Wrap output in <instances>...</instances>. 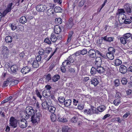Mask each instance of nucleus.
Here are the masks:
<instances>
[{
  "label": "nucleus",
  "mask_w": 132,
  "mask_h": 132,
  "mask_svg": "<svg viewBox=\"0 0 132 132\" xmlns=\"http://www.w3.org/2000/svg\"><path fill=\"white\" fill-rule=\"evenodd\" d=\"M25 112L26 114H25V118L27 119H29L30 116H32L35 114V111L33 108L29 106H28L26 107Z\"/></svg>",
  "instance_id": "f257e3e1"
},
{
  "label": "nucleus",
  "mask_w": 132,
  "mask_h": 132,
  "mask_svg": "<svg viewBox=\"0 0 132 132\" xmlns=\"http://www.w3.org/2000/svg\"><path fill=\"white\" fill-rule=\"evenodd\" d=\"M41 114L40 112L37 113L31 116V121L33 123H38L39 121L40 118L41 117Z\"/></svg>",
  "instance_id": "f03ea898"
},
{
  "label": "nucleus",
  "mask_w": 132,
  "mask_h": 132,
  "mask_svg": "<svg viewBox=\"0 0 132 132\" xmlns=\"http://www.w3.org/2000/svg\"><path fill=\"white\" fill-rule=\"evenodd\" d=\"M84 113L86 114L91 115L93 114H98L99 112L98 111H96V108L94 106L92 107L90 109H85L84 110Z\"/></svg>",
  "instance_id": "7ed1b4c3"
},
{
  "label": "nucleus",
  "mask_w": 132,
  "mask_h": 132,
  "mask_svg": "<svg viewBox=\"0 0 132 132\" xmlns=\"http://www.w3.org/2000/svg\"><path fill=\"white\" fill-rule=\"evenodd\" d=\"M19 120H18L15 119L13 117H11L10 120V126H11L13 128H15L18 126L17 123H19Z\"/></svg>",
  "instance_id": "20e7f679"
},
{
  "label": "nucleus",
  "mask_w": 132,
  "mask_h": 132,
  "mask_svg": "<svg viewBox=\"0 0 132 132\" xmlns=\"http://www.w3.org/2000/svg\"><path fill=\"white\" fill-rule=\"evenodd\" d=\"M26 119H22L19 120V125L22 128H24L26 127L27 126V122Z\"/></svg>",
  "instance_id": "39448f33"
},
{
  "label": "nucleus",
  "mask_w": 132,
  "mask_h": 132,
  "mask_svg": "<svg viewBox=\"0 0 132 132\" xmlns=\"http://www.w3.org/2000/svg\"><path fill=\"white\" fill-rule=\"evenodd\" d=\"M49 7L46 5H37L36 8V10L39 12H43L46 10Z\"/></svg>",
  "instance_id": "423d86ee"
},
{
  "label": "nucleus",
  "mask_w": 132,
  "mask_h": 132,
  "mask_svg": "<svg viewBox=\"0 0 132 132\" xmlns=\"http://www.w3.org/2000/svg\"><path fill=\"white\" fill-rule=\"evenodd\" d=\"M88 55L90 58H95L96 56L95 50L93 49H90L88 52Z\"/></svg>",
  "instance_id": "0eeeda50"
},
{
  "label": "nucleus",
  "mask_w": 132,
  "mask_h": 132,
  "mask_svg": "<svg viewBox=\"0 0 132 132\" xmlns=\"http://www.w3.org/2000/svg\"><path fill=\"white\" fill-rule=\"evenodd\" d=\"M74 61V59L71 56H70L68 57L67 60H65L63 62V64L65 65H66L65 64L66 63V64L67 65H70L71 63L73 62Z\"/></svg>",
  "instance_id": "6e6552de"
},
{
  "label": "nucleus",
  "mask_w": 132,
  "mask_h": 132,
  "mask_svg": "<svg viewBox=\"0 0 132 132\" xmlns=\"http://www.w3.org/2000/svg\"><path fill=\"white\" fill-rule=\"evenodd\" d=\"M48 6L50 8L47 10V13L48 16H50L53 14L54 12L53 11V9L55 5L54 4H53L52 5V4H49Z\"/></svg>",
  "instance_id": "1a4fd4ad"
},
{
  "label": "nucleus",
  "mask_w": 132,
  "mask_h": 132,
  "mask_svg": "<svg viewBox=\"0 0 132 132\" xmlns=\"http://www.w3.org/2000/svg\"><path fill=\"white\" fill-rule=\"evenodd\" d=\"M127 68L124 65H121L120 66L119 71L121 73L125 74L127 72Z\"/></svg>",
  "instance_id": "9d476101"
},
{
  "label": "nucleus",
  "mask_w": 132,
  "mask_h": 132,
  "mask_svg": "<svg viewBox=\"0 0 132 132\" xmlns=\"http://www.w3.org/2000/svg\"><path fill=\"white\" fill-rule=\"evenodd\" d=\"M119 93H116V97H118L117 99H115L113 101L114 104L116 105H118L121 102L120 99V95H119Z\"/></svg>",
  "instance_id": "9b49d317"
},
{
  "label": "nucleus",
  "mask_w": 132,
  "mask_h": 132,
  "mask_svg": "<svg viewBox=\"0 0 132 132\" xmlns=\"http://www.w3.org/2000/svg\"><path fill=\"white\" fill-rule=\"evenodd\" d=\"M31 68L26 66L23 67L21 70V72L23 74H26L30 71Z\"/></svg>",
  "instance_id": "f8f14e48"
},
{
  "label": "nucleus",
  "mask_w": 132,
  "mask_h": 132,
  "mask_svg": "<svg viewBox=\"0 0 132 132\" xmlns=\"http://www.w3.org/2000/svg\"><path fill=\"white\" fill-rule=\"evenodd\" d=\"M102 63V58L100 57H97L95 59V65L100 66Z\"/></svg>",
  "instance_id": "ddd939ff"
},
{
  "label": "nucleus",
  "mask_w": 132,
  "mask_h": 132,
  "mask_svg": "<svg viewBox=\"0 0 132 132\" xmlns=\"http://www.w3.org/2000/svg\"><path fill=\"white\" fill-rule=\"evenodd\" d=\"M73 25L72 19V18H70L69 19L68 22L66 25V27L68 29H70L72 28Z\"/></svg>",
  "instance_id": "4468645a"
},
{
  "label": "nucleus",
  "mask_w": 132,
  "mask_h": 132,
  "mask_svg": "<svg viewBox=\"0 0 132 132\" xmlns=\"http://www.w3.org/2000/svg\"><path fill=\"white\" fill-rule=\"evenodd\" d=\"M125 8L127 13L129 15L132 16V11L131 8L129 6V5H127L126 6H125Z\"/></svg>",
  "instance_id": "2eb2a0df"
},
{
  "label": "nucleus",
  "mask_w": 132,
  "mask_h": 132,
  "mask_svg": "<svg viewBox=\"0 0 132 132\" xmlns=\"http://www.w3.org/2000/svg\"><path fill=\"white\" fill-rule=\"evenodd\" d=\"M96 70L98 73L101 74L104 72L105 71L104 68L102 67H101V65H100V66L98 67V66H96Z\"/></svg>",
  "instance_id": "dca6fc26"
},
{
  "label": "nucleus",
  "mask_w": 132,
  "mask_h": 132,
  "mask_svg": "<svg viewBox=\"0 0 132 132\" xmlns=\"http://www.w3.org/2000/svg\"><path fill=\"white\" fill-rule=\"evenodd\" d=\"M54 30L55 33L58 34L61 32L62 30L59 26L56 25L54 27Z\"/></svg>",
  "instance_id": "f3484780"
},
{
  "label": "nucleus",
  "mask_w": 132,
  "mask_h": 132,
  "mask_svg": "<svg viewBox=\"0 0 132 132\" xmlns=\"http://www.w3.org/2000/svg\"><path fill=\"white\" fill-rule=\"evenodd\" d=\"M125 12L123 9H119L117 10V12L116 13V15H118L119 16L124 14Z\"/></svg>",
  "instance_id": "a211bd4d"
},
{
  "label": "nucleus",
  "mask_w": 132,
  "mask_h": 132,
  "mask_svg": "<svg viewBox=\"0 0 132 132\" xmlns=\"http://www.w3.org/2000/svg\"><path fill=\"white\" fill-rule=\"evenodd\" d=\"M42 108L43 109H45L48 108L49 106L46 103V102L45 101V100H42Z\"/></svg>",
  "instance_id": "6ab92c4d"
},
{
  "label": "nucleus",
  "mask_w": 132,
  "mask_h": 132,
  "mask_svg": "<svg viewBox=\"0 0 132 132\" xmlns=\"http://www.w3.org/2000/svg\"><path fill=\"white\" fill-rule=\"evenodd\" d=\"M57 120L59 122H67V120L65 118H61L60 115L58 114L57 115Z\"/></svg>",
  "instance_id": "aec40b11"
},
{
  "label": "nucleus",
  "mask_w": 132,
  "mask_h": 132,
  "mask_svg": "<svg viewBox=\"0 0 132 132\" xmlns=\"http://www.w3.org/2000/svg\"><path fill=\"white\" fill-rule=\"evenodd\" d=\"M114 39L113 37H108L107 36H104L103 38L104 40L109 42L113 41Z\"/></svg>",
  "instance_id": "412c9836"
},
{
  "label": "nucleus",
  "mask_w": 132,
  "mask_h": 132,
  "mask_svg": "<svg viewBox=\"0 0 132 132\" xmlns=\"http://www.w3.org/2000/svg\"><path fill=\"white\" fill-rule=\"evenodd\" d=\"M71 100L70 99L67 100H65L63 104L66 107L69 106L71 103Z\"/></svg>",
  "instance_id": "4be33fe9"
},
{
  "label": "nucleus",
  "mask_w": 132,
  "mask_h": 132,
  "mask_svg": "<svg viewBox=\"0 0 132 132\" xmlns=\"http://www.w3.org/2000/svg\"><path fill=\"white\" fill-rule=\"evenodd\" d=\"M91 81L92 84H93L95 86L97 85L99 83L98 80L95 78H93Z\"/></svg>",
  "instance_id": "5701e85b"
},
{
  "label": "nucleus",
  "mask_w": 132,
  "mask_h": 132,
  "mask_svg": "<svg viewBox=\"0 0 132 132\" xmlns=\"http://www.w3.org/2000/svg\"><path fill=\"white\" fill-rule=\"evenodd\" d=\"M106 109V107L104 105L99 106L97 108V109H96V111H98L99 112H102L103 111Z\"/></svg>",
  "instance_id": "b1692460"
},
{
  "label": "nucleus",
  "mask_w": 132,
  "mask_h": 132,
  "mask_svg": "<svg viewBox=\"0 0 132 132\" xmlns=\"http://www.w3.org/2000/svg\"><path fill=\"white\" fill-rule=\"evenodd\" d=\"M60 76L58 74L54 75L52 78V81L54 82H55L57 81L60 78Z\"/></svg>",
  "instance_id": "393cba45"
},
{
  "label": "nucleus",
  "mask_w": 132,
  "mask_h": 132,
  "mask_svg": "<svg viewBox=\"0 0 132 132\" xmlns=\"http://www.w3.org/2000/svg\"><path fill=\"white\" fill-rule=\"evenodd\" d=\"M42 93L43 96L45 97H48L50 96V93L48 92V90H44L43 91Z\"/></svg>",
  "instance_id": "a878e982"
},
{
  "label": "nucleus",
  "mask_w": 132,
  "mask_h": 132,
  "mask_svg": "<svg viewBox=\"0 0 132 132\" xmlns=\"http://www.w3.org/2000/svg\"><path fill=\"white\" fill-rule=\"evenodd\" d=\"M19 21L21 23L24 24L27 22V20L26 17L23 16L21 17Z\"/></svg>",
  "instance_id": "bb28decb"
},
{
  "label": "nucleus",
  "mask_w": 132,
  "mask_h": 132,
  "mask_svg": "<svg viewBox=\"0 0 132 132\" xmlns=\"http://www.w3.org/2000/svg\"><path fill=\"white\" fill-rule=\"evenodd\" d=\"M48 109L49 112L53 113V114L55 112L56 110L55 108L53 106H49L48 107Z\"/></svg>",
  "instance_id": "cd10ccee"
},
{
  "label": "nucleus",
  "mask_w": 132,
  "mask_h": 132,
  "mask_svg": "<svg viewBox=\"0 0 132 132\" xmlns=\"http://www.w3.org/2000/svg\"><path fill=\"white\" fill-rule=\"evenodd\" d=\"M50 39L53 42H54L57 40V38L55 34L54 33H52L51 35Z\"/></svg>",
  "instance_id": "c85d7f7f"
},
{
  "label": "nucleus",
  "mask_w": 132,
  "mask_h": 132,
  "mask_svg": "<svg viewBox=\"0 0 132 132\" xmlns=\"http://www.w3.org/2000/svg\"><path fill=\"white\" fill-rule=\"evenodd\" d=\"M107 58L109 59V60H112L114 58V55L113 54L109 53H106Z\"/></svg>",
  "instance_id": "c756f323"
},
{
  "label": "nucleus",
  "mask_w": 132,
  "mask_h": 132,
  "mask_svg": "<svg viewBox=\"0 0 132 132\" xmlns=\"http://www.w3.org/2000/svg\"><path fill=\"white\" fill-rule=\"evenodd\" d=\"M54 10L56 12H62V9L59 6H56L54 8Z\"/></svg>",
  "instance_id": "7c9ffc66"
},
{
  "label": "nucleus",
  "mask_w": 132,
  "mask_h": 132,
  "mask_svg": "<svg viewBox=\"0 0 132 132\" xmlns=\"http://www.w3.org/2000/svg\"><path fill=\"white\" fill-rule=\"evenodd\" d=\"M62 20L60 18H58L55 19V22L56 24H57V25H59L62 23Z\"/></svg>",
  "instance_id": "2f4dec72"
},
{
  "label": "nucleus",
  "mask_w": 132,
  "mask_h": 132,
  "mask_svg": "<svg viewBox=\"0 0 132 132\" xmlns=\"http://www.w3.org/2000/svg\"><path fill=\"white\" fill-rule=\"evenodd\" d=\"M78 118L77 116H75L71 119L70 122L73 123H76L78 120Z\"/></svg>",
  "instance_id": "473e14b6"
},
{
  "label": "nucleus",
  "mask_w": 132,
  "mask_h": 132,
  "mask_svg": "<svg viewBox=\"0 0 132 132\" xmlns=\"http://www.w3.org/2000/svg\"><path fill=\"white\" fill-rule=\"evenodd\" d=\"M17 68V66L15 65H12L10 67V69L11 73H15L16 72V69Z\"/></svg>",
  "instance_id": "72a5a7b5"
},
{
  "label": "nucleus",
  "mask_w": 132,
  "mask_h": 132,
  "mask_svg": "<svg viewBox=\"0 0 132 132\" xmlns=\"http://www.w3.org/2000/svg\"><path fill=\"white\" fill-rule=\"evenodd\" d=\"M39 66V64L38 63V61L37 60H35L32 64V66L33 68H37Z\"/></svg>",
  "instance_id": "f704fd0d"
},
{
  "label": "nucleus",
  "mask_w": 132,
  "mask_h": 132,
  "mask_svg": "<svg viewBox=\"0 0 132 132\" xmlns=\"http://www.w3.org/2000/svg\"><path fill=\"white\" fill-rule=\"evenodd\" d=\"M12 37L8 36H6L5 38V41L6 43H11L12 42Z\"/></svg>",
  "instance_id": "c9c22d12"
},
{
  "label": "nucleus",
  "mask_w": 132,
  "mask_h": 132,
  "mask_svg": "<svg viewBox=\"0 0 132 132\" xmlns=\"http://www.w3.org/2000/svg\"><path fill=\"white\" fill-rule=\"evenodd\" d=\"M65 100V98L64 97L60 96L58 98V101L61 104H63Z\"/></svg>",
  "instance_id": "e433bc0d"
},
{
  "label": "nucleus",
  "mask_w": 132,
  "mask_h": 132,
  "mask_svg": "<svg viewBox=\"0 0 132 132\" xmlns=\"http://www.w3.org/2000/svg\"><path fill=\"white\" fill-rule=\"evenodd\" d=\"M9 26L10 27L11 29L12 30H15L17 28L15 24L14 23H10L9 24Z\"/></svg>",
  "instance_id": "4c0bfd02"
},
{
  "label": "nucleus",
  "mask_w": 132,
  "mask_h": 132,
  "mask_svg": "<svg viewBox=\"0 0 132 132\" xmlns=\"http://www.w3.org/2000/svg\"><path fill=\"white\" fill-rule=\"evenodd\" d=\"M120 40L121 43L123 44H125L127 43V39L124 37H121L120 38Z\"/></svg>",
  "instance_id": "58836bf2"
},
{
  "label": "nucleus",
  "mask_w": 132,
  "mask_h": 132,
  "mask_svg": "<svg viewBox=\"0 0 132 132\" xmlns=\"http://www.w3.org/2000/svg\"><path fill=\"white\" fill-rule=\"evenodd\" d=\"M13 5L12 3H9L7 6V7L6 8L7 9L8 11L10 12L12 9L13 8V7H12V6Z\"/></svg>",
  "instance_id": "ea45409f"
},
{
  "label": "nucleus",
  "mask_w": 132,
  "mask_h": 132,
  "mask_svg": "<svg viewBox=\"0 0 132 132\" xmlns=\"http://www.w3.org/2000/svg\"><path fill=\"white\" fill-rule=\"evenodd\" d=\"M69 127L67 126H64L62 129V132H68L69 130Z\"/></svg>",
  "instance_id": "a19ab883"
},
{
  "label": "nucleus",
  "mask_w": 132,
  "mask_h": 132,
  "mask_svg": "<svg viewBox=\"0 0 132 132\" xmlns=\"http://www.w3.org/2000/svg\"><path fill=\"white\" fill-rule=\"evenodd\" d=\"M114 63L116 66H118L121 64L122 62L119 59H118L116 60Z\"/></svg>",
  "instance_id": "79ce46f5"
},
{
  "label": "nucleus",
  "mask_w": 132,
  "mask_h": 132,
  "mask_svg": "<svg viewBox=\"0 0 132 132\" xmlns=\"http://www.w3.org/2000/svg\"><path fill=\"white\" fill-rule=\"evenodd\" d=\"M51 119L52 121L53 122H54L56 121L57 119V116H55V114H53L51 115Z\"/></svg>",
  "instance_id": "37998d69"
},
{
  "label": "nucleus",
  "mask_w": 132,
  "mask_h": 132,
  "mask_svg": "<svg viewBox=\"0 0 132 132\" xmlns=\"http://www.w3.org/2000/svg\"><path fill=\"white\" fill-rule=\"evenodd\" d=\"M10 80V78H9L7 79L6 81H5L4 82L3 86V87H5L7 86H8L9 83L11 82V81Z\"/></svg>",
  "instance_id": "c03bdc74"
},
{
  "label": "nucleus",
  "mask_w": 132,
  "mask_h": 132,
  "mask_svg": "<svg viewBox=\"0 0 132 132\" xmlns=\"http://www.w3.org/2000/svg\"><path fill=\"white\" fill-rule=\"evenodd\" d=\"M109 52L108 53L113 54L115 52V49L112 47H110L108 49Z\"/></svg>",
  "instance_id": "a18cd8bd"
},
{
  "label": "nucleus",
  "mask_w": 132,
  "mask_h": 132,
  "mask_svg": "<svg viewBox=\"0 0 132 132\" xmlns=\"http://www.w3.org/2000/svg\"><path fill=\"white\" fill-rule=\"evenodd\" d=\"M73 31H71L70 34H69L68 36V38L67 40V42L69 43V42L71 40V37L72 35L73 34Z\"/></svg>",
  "instance_id": "49530a36"
},
{
  "label": "nucleus",
  "mask_w": 132,
  "mask_h": 132,
  "mask_svg": "<svg viewBox=\"0 0 132 132\" xmlns=\"http://www.w3.org/2000/svg\"><path fill=\"white\" fill-rule=\"evenodd\" d=\"M86 0H82L79 2V3L78 4V6L79 7H81L82 6L84 3L86 2Z\"/></svg>",
  "instance_id": "de8ad7c7"
},
{
  "label": "nucleus",
  "mask_w": 132,
  "mask_h": 132,
  "mask_svg": "<svg viewBox=\"0 0 132 132\" xmlns=\"http://www.w3.org/2000/svg\"><path fill=\"white\" fill-rule=\"evenodd\" d=\"M97 71L96 69L94 67H93L91 69L90 73L92 75H94L96 73Z\"/></svg>",
  "instance_id": "09e8293b"
},
{
  "label": "nucleus",
  "mask_w": 132,
  "mask_h": 132,
  "mask_svg": "<svg viewBox=\"0 0 132 132\" xmlns=\"http://www.w3.org/2000/svg\"><path fill=\"white\" fill-rule=\"evenodd\" d=\"M119 22L120 21V20H123V21L125 20L126 18V15L124 14L123 15L121 16H119Z\"/></svg>",
  "instance_id": "8fccbe9b"
},
{
  "label": "nucleus",
  "mask_w": 132,
  "mask_h": 132,
  "mask_svg": "<svg viewBox=\"0 0 132 132\" xmlns=\"http://www.w3.org/2000/svg\"><path fill=\"white\" fill-rule=\"evenodd\" d=\"M45 100V102H46V103L48 105V106H50L51 105L52 103V101L50 98H46Z\"/></svg>",
  "instance_id": "3c124183"
},
{
  "label": "nucleus",
  "mask_w": 132,
  "mask_h": 132,
  "mask_svg": "<svg viewBox=\"0 0 132 132\" xmlns=\"http://www.w3.org/2000/svg\"><path fill=\"white\" fill-rule=\"evenodd\" d=\"M66 64V63H65V64ZM65 65H63V62L62 63V66L61 67V71L63 73H65L66 71V70L65 67V66H66L67 65V64H65Z\"/></svg>",
  "instance_id": "603ef678"
},
{
  "label": "nucleus",
  "mask_w": 132,
  "mask_h": 132,
  "mask_svg": "<svg viewBox=\"0 0 132 132\" xmlns=\"http://www.w3.org/2000/svg\"><path fill=\"white\" fill-rule=\"evenodd\" d=\"M46 80L47 81H49L52 78L51 75L50 74H48L47 75L45 76Z\"/></svg>",
  "instance_id": "864d4df0"
},
{
  "label": "nucleus",
  "mask_w": 132,
  "mask_h": 132,
  "mask_svg": "<svg viewBox=\"0 0 132 132\" xmlns=\"http://www.w3.org/2000/svg\"><path fill=\"white\" fill-rule=\"evenodd\" d=\"M127 81V79L125 78H122L121 80L122 84L124 85H125L126 84Z\"/></svg>",
  "instance_id": "5fc2aeb1"
},
{
  "label": "nucleus",
  "mask_w": 132,
  "mask_h": 132,
  "mask_svg": "<svg viewBox=\"0 0 132 132\" xmlns=\"http://www.w3.org/2000/svg\"><path fill=\"white\" fill-rule=\"evenodd\" d=\"M35 92L37 96L39 97L41 100H42V99H41L42 98V96L40 94V93L39 92L38 90V89H36L35 90Z\"/></svg>",
  "instance_id": "6e6d98bb"
},
{
  "label": "nucleus",
  "mask_w": 132,
  "mask_h": 132,
  "mask_svg": "<svg viewBox=\"0 0 132 132\" xmlns=\"http://www.w3.org/2000/svg\"><path fill=\"white\" fill-rule=\"evenodd\" d=\"M123 21V22L126 24H129L131 22V20L129 19H125L124 21Z\"/></svg>",
  "instance_id": "4d7b16f0"
},
{
  "label": "nucleus",
  "mask_w": 132,
  "mask_h": 132,
  "mask_svg": "<svg viewBox=\"0 0 132 132\" xmlns=\"http://www.w3.org/2000/svg\"><path fill=\"white\" fill-rule=\"evenodd\" d=\"M120 82L118 79H116L114 81V85L116 87L118 86L120 84Z\"/></svg>",
  "instance_id": "13d9d810"
},
{
  "label": "nucleus",
  "mask_w": 132,
  "mask_h": 132,
  "mask_svg": "<svg viewBox=\"0 0 132 132\" xmlns=\"http://www.w3.org/2000/svg\"><path fill=\"white\" fill-rule=\"evenodd\" d=\"M9 12H10L9 11H8V10L6 9L3 12V13H2V16L3 17H4L7 13Z\"/></svg>",
  "instance_id": "bf43d9fd"
},
{
  "label": "nucleus",
  "mask_w": 132,
  "mask_h": 132,
  "mask_svg": "<svg viewBox=\"0 0 132 132\" xmlns=\"http://www.w3.org/2000/svg\"><path fill=\"white\" fill-rule=\"evenodd\" d=\"M81 52V54L82 55H84L86 54L87 51V50L86 49H84L80 51Z\"/></svg>",
  "instance_id": "052dcab7"
},
{
  "label": "nucleus",
  "mask_w": 132,
  "mask_h": 132,
  "mask_svg": "<svg viewBox=\"0 0 132 132\" xmlns=\"http://www.w3.org/2000/svg\"><path fill=\"white\" fill-rule=\"evenodd\" d=\"M18 81L16 80L14 81H12L10 85L12 86H13L16 85L18 83Z\"/></svg>",
  "instance_id": "680f3d73"
},
{
  "label": "nucleus",
  "mask_w": 132,
  "mask_h": 132,
  "mask_svg": "<svg viewBox=\"0 0 132 132\" xmlns=\"http://www.w3.org/2000/svg\"><path fill=\"white\" fill-rule=\"evenodd\" d=\"M45 53V51L43 49H41L40 50L38 53L40 55H43Z\"/></svg>",
  "instance_id": "e2e57ef3"
},
{
  "label": "nucleus",
  "mask_w": 132,
  "mask_h": 132,
  "mask_svg": "<svg viewBox=\"0 0 132 132\" xmlns=\"http://www.w3.org/2000/svg\"><path fill=\"white\" fill-rule=\"evenodd\" d=\"M131 35L130 33H128L125 34L123 35V36L127 39L128 38L130 37H131Z\"/></svg>",
  "instance_id": "0e129e2a"
},
{
  "label": "nucleus",
  "mask_w": 132,
  "mask_h": 132,
  "mask_svg": "<svg viewBox=\"0 0 132 132\" xmlns=\"http://www.w3.org/2000/svg\"><path fill=\"white\" fill-rule=\"evenodd\" d=\"M44 42L48 44H50L51 43V42L49 39L48 38H46L44 40Z\"/></svg>",
  "instance_id": "69168bd1"
},
{
  "label": "nucleus",
  "mask_w": 132,
  "mask_h": 132,
  "mask_svg": "<svg viewBox=\"0 0 132 132\" xmlns=\"http://www.w3.org/2000/svg\"><path fill=\"white\" fill-rule=\"evenodd\" d=\"M78 108L79 109L82 110L84 108V106L83 104H80L78 105Z\"/></svg>",
  "instance_id": "338daca9"
},
{
  "label": "nucleus",
  "mask_w": 132,
  "mask_h": 132,
  "mask_svg": "<svg viewBox=\"0 0 132 132\" xmlns=\"http://www.w3.org/2000/svg\"><path fill=\"white\" fill-rule=\"evenodd\" d=\"M73 104L75 105H77V104L78 102V100H77L75 99H74L73 100Z\"/></svg>",
  "instance_id": "774afa93"
}]
</instances>
